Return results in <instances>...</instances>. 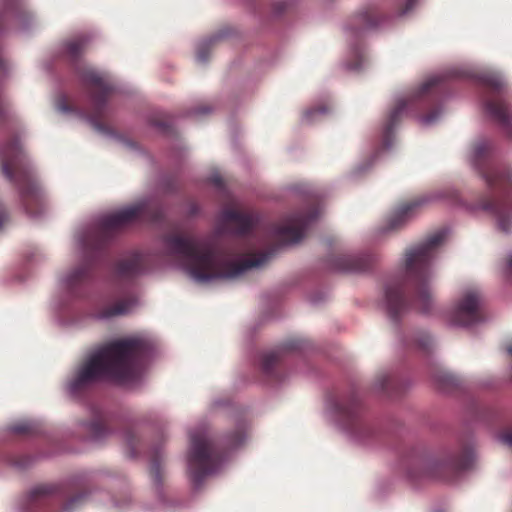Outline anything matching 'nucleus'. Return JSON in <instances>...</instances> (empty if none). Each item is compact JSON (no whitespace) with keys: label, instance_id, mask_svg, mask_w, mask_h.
I'll use <instances>...</instances> for the list:
<instances>
[{"label":"nucleus","instance_id":"nucleus-34","mask_svg":"<svg viewBox=\"0 0 512 512\" xmlns=\"http://www.w3.org/2000/svg\"><path fill=\"white\" fill-rule=\"evenodd\" d=\"M417 0H401L398 4V11L400 15H404L411 11L416 5Z\"/></svg>","mask_w":512,"mask_h":512},{"label":"nucleus","instance_id":"nucleus-42","mask_svg":"<svg viewBox=\"0 0 512 512\" xmlns=\"http://www.w3.org/2000/svg\"><path fill=\"white\" fill-rule=\"evenodd\" d=\"M6 62L0 54V72H4L6 70Z\"/></svg>","mask_w":512,"mask_h":512},{"label":"nucleus","instance_id":"nucleus-31","mask_svg":"<svg viewBox=\"0 0 512 512\" xmlns=\"http://www.w3.org/2000/svg\"><path fill=\"white\" fill-rule=\"evenodd\" d=\"M377 385L383 392L390 395L391 389L395 385V379L388 374H383L377 378Z\"/></svg>","mask_w":512,"mask_h":512},{"label":"nucleus","instance_id":"nucleus-2","mask_svg":"<svg viewBox=\"0 0 512 512\" xmlns=\"http://www.w3.org/2000/svg\"><path fill=\"white\" fill-rule=\"evenodd\" d=\"M445 237V231L441 230L406 250L404 275L389 281L385 287V307L392 322L397 323L412 309L423 314L432 312L435 301L430 286V265Z\"/></svg>","mask_w":512,"mask_h":512},{"label":"nucleus","instance_id":"nucleus-38","mask_svg":"<svg viewBox=\"0 0 512 512\" xmlns=\"http://www.w3.org/2000/svg\"><path fill=\"white\" fill-rule=\"evenodd\" d=\"M501 441L512 448V429L501 434Z\"/></svg>","mask_w":512,"mask_h":512},{"label":"nucleus","instance_id":"nucleus-8","mask_svg":"<svg viewBox=\"0 0 512 512\" xmlns=\"http://www.w3.org/2000/svg\"><path fill=\"white\" fill-rule=\"evenodd\" d=\"M0 166L5 177L18 186L26 212L32 216L40 214L43 210V193L25 163V156L16 137L0 145Z\"/></svg>","mask_w":512,"mask_h":512},{"label":"nucleus","instance_id":"nucleus-6","mask_svg":"<svg viewBox=\"0 0 512 512\" xmlns=\"http://www.w3.org/2000/svg\"><path fill=\"white\" fill-rule=\"evenodd\" d=\"M87 45L83 36L66 41L63 45V56L75 66L90 100V107L83 114L99 132L108 133L106 124L107 100L114 88L106 76L91 67L79 66V60Z\"/></svg>","mask_w":512,"mask_h":512},{"label":"nucleus","instance_id":"nucleus-25","mask_svg":"<svg viewBox=\"0 0 512 512\" xmlns=\"http://www.w3.org/2000/svg\"><path fill=\"white\" fill-rule=\"evenodd\" d=\"M162 463L163 454L157 447L153 448L150 453V475L155 484L162 482Z\"/></svg>","mask_w":512,"mask_h":512},{"label":"nucleus","instance_id":"nucleus-13","mask_svg":"<svg viewBox=\"0 0 512 512\" xmlns=\"http://www.w3.org/2000/svg\"><path fill=\"white\" fill-rule=\"evenodd\" d=\"M322 208V194L318 190L307 191L301 208L290 215V246L300 243L308 236L321 215Z\"/></svg>","mask_w":512,"mask_h":512},{"label":"nucleus","instance_id":"nucleus-36","mask_svg":"<svg viewBox=\"0 0 512 512\" xmlns=\"http://www.w3.org/2000/svg\"><path fill=\"white\" fill-rule=\"evenodd\" d=\"M243 440V434L241 431H236L231 439L228 441L227 446L229 448L236 447L241 444Z\"/></svg>","mask_w":512,"mask_h":512},{"label":"nucleus","instance_id":"nucleus-48","mask_svg":"<svg viewBox=\"0 0 512 512\" xmlns=\"http://www.w3.org/2000/svg\"><path fill=\"white\" fill-rule=\"evenodd\" d=\"M191 214H196V209L194 207L192 208Z\"/></svg>","mask_w":512,"mask_h":512},{"label":"nucleus","instance_id":"nucleus-46","mask_svg":"<svg viewBox=\"0 0 512 512\" xmlns=\"http://www.w3.org/2000/svg\"><path fill=\"white\" fill-rule=\"evenodd\" d=\"M61 109L64 111H68V110H70V107L68 105H65V106H62Z\"/></svg>","mask_w":512,"mask_h":512},{"label":"nucleus","instance_id":"nucleus-32","mask_svg":"<svg viewBox=\"0 0 512 512\" xmlns=\"http://www.w3.org/2000/svg\"><path fill=\"white\" fill-rule=\"evenodd\" d=\"M288 4L286 0L275 1L271 5V15L273 18H280L287 12Z\"/></svg>","mask_w":512,"mask_h":512},{"label":"nucleus","instance_id":"nucleus-11","mask_svg":"<svg viewBox=\"0 0 512 512\" xmlns=\"http://www.w3.org/2000/svg\"><path fill=\"white\" fill-rule=\"evenodd\" d=\"M483 87L481 101L485 111L512 139V108L504 98L506 83L497 73H485L480 77Z\"/></svg>","mask_w":512,"mask_h":512},{"label":"nucleus","instance_id":"nucleus-30","mask_svg":"<svg viewBox=\"0 0 512 512\" xmlns=\"http://www.w3.org/2000/svg\"><path fill=\"white\" fill-rule=\"evenodd\" d=\"M11 431L19 435H32L36 432V427L33 423L25 421L13 425Z\"/></svg>","mask_w":512,"mask_h":512},{"label":"nucleus","instance_id":"nucleus-37","mask_svg":"<svg viewBox=\"0 0 512 512\" xmlns=\"http://www.w3.org/2000/svg\"><path fill=\"white\" fill-rule=\"evenodd\" d=\"M9 216L3 205L0 204V229L8 222Z\"/></svg>","mask_w":512,"mask_h":512},{"label":"nucleus","instance_id":"nucleus-33","mask_svg":"<svg viewBox=\"0 0 512 512\" xmlns=\"http://www.w3.org/2000/svg\"><path fill=\"white\" fill-rule=\"evenodd\" d=\"M415 344L423 350L428 351L432 346V339L431 337L426 333H421L419 336L415 339Z\"/></svg>","mask_w":512,"mask_h":512},{"label":"nucleus","instance_id":"nucleus-40","mask_svg":"<svg viewBox=\"0 0 512 512\" xmlns=\"http://www.w3.org/2000/svg\"><path fill=\"white\" fill-rule=\"evenodd\" d=\"M153 124L164 131H166L170 128V125L166 120H156L155 119L153 121Z\"/></svg>","mask_w":512,"mask_h":512},{"label":"nucleus","instance_id":"nucleus-10","mask_svg":"<svg viewBox=\"0 0 512 512\" xmlns=\"http://www.w3.org/2000/svg\"><path fill=\"white\" fill-rule=\"evenodd\" d=\"M85 493L42 484L30 491L26 499V512H72L83 503Z\"/></svg>","mask_w":512,"mask_h":512},{"label":"nucleus","instance_id":"nucleus-18","mask_svg":"<svg viewBox=\"0 0 512 512\" xmlns=\"http://www.w3.org/2000/svg\"><path fill=\"white\" fill-rule=\"evenodd\" d=\"M287 356L288 346L286 344L263 352L259 359V367L262 374L270 381L280 380Z\"/></svg>","mask_w":512,"mask_h":512},{"label":"nucleus","instance_id":"nucleus-39","mask_svg":"<svg viewBox=\"0 0 512 512\" xmlns=\"http://www.w3.org/2000/svg\"><path fill=\"white\" fill-rule=\"evenodd\" d=\"M210 182L220 190L224 189V181L219 175L212 176Z\"/></svg>","mask_w":512,"mask_h":512},{"label":"nucleus","instance_id":"nucleus-41","mask_svg":"<svg viewBox=\"0 0 512 512\" xmlns=\"http://www.w3.org/2000/svg\"><path fill=\"white\" fill-rule=\"evenodd\" d=\"M27 462H28V459L27 458H23V459H20L19 461H17L15 464L17 466H19L20 468H25L28 465Z\"/></svg>","mask_w":512,"mask_h":512},{"label":"nucleus","instance_id":"nucleus-49","mask_svg":"<svg viewBox=\"0 0 512 512\" xmlns=\"http://www.w3.org/2000/svg\"><path fill=\"white\" fill-rule=\"evenodd\" d=\"M167 190H168V191H172V190H173V188H172V187H168V188H167Z\"/></svg>","mask_w":512,"mask_h":512},{"label":"nucleus","instance_id":"nucleus-3","mask_svg":"<svg viewBox=\"0 0 512 512\" xmlns=\"http://www.w3.org/2000/svg\"><path fill=\"white\" fill-rule=\"evenodd\" d=\"M149 343L130 337L110 341L90 353L67 382L68 392L76 397L102 380L125 383L135 380L149 352Z\"/></svg>","mask_w":512,"mask_h":512},{"label":"nucleus","instance_id":"nucleus-45","mask_svg":"<svg viewBox=\"0 0 512 512\" xmlns=\"http://www.w3.org/2000/svg\"><path fill=\"white\" fill-rule=\"evenodd\" d=\"M506 351L512 356V341L506 346Z\"/></svg>","mask_w":512,"mask_h":512},{"label":"nucleus","instance_id":"nucleus-28","mask_svg":"<svg viewBox=\"0 0 512 512\" xmlns=\"http://www.w3.org/2000/svg\"><path fill=\"white\" fill-rule=\"evenodd\" d=\"M124 439L129 456L135 457L138 454L137 445L139 443V439L137 435L133 430L128 429L124 432Z\"/></svg>","mask_w":512,"mask_h":512},{"label":"nucleus","instance_id":"nucleus-23","mask_svg":"<svg viewBox=\"0 0 512 512\" xmlns=\"http://www.w3.org/2000/svg\"><path fill=\"white\" fill-rule=\"evenodd\" d=\"M93 414V420L88 424V431L93 440L101 441L110 434V428L101 411L94 410Z\"/></svg>","mask_w":512,"mask_h":512},{"label":"nucleus","instance_id":"nucleus-21","mask_svg":"<svg viewBox=\"0 0 512 512\" xmlns=\"http://www.w3.org/2000/svg\"><path fill=\"white\" fill-rule=\"evenodd\" d=\"M134 303L135 299L131 295L104 302L97 308L96 317L100 319H108L124 315L131 309Z\"/></svg>","mask_w":512,"mask_h":512},{"label":"nucleus","instance_id":"nucleus-22","mask_svg":"<svg viewBox=\"0 0 512 512\" xmlns=\"http://www.w3.org/2000/svg\"><path fill=\"white\" fill-rule=\"evenodd\" d=\"M425 202L426 199L424 197H419L400 205L390 217L388 228L390 230L400 228Z\"/></svg>","mask_w":512,"mask_h":512},{"label":"nucleus","instance_id":"nucleus-7","mask_svg":"<svg viewBox=\"0 0 512 512\" xmlns=\"http://www.w3.org/2000/svg\"><path fill=\"white\" fill-rule=\"evenodd\" d=\"M448 90L445 78L440 75L427 79L418 90L408 99H399L389 112L383 127V146L389 148L392 145V134L394 128L401 121L402 117L409 112L420 109H429L427 113H420L421 121L424 124H432L441 113L440 100Z\"/></svg>","mask_w":512,"mask_h":512},{"label":"nucleus","instance_id":"nucleus-1","mask_svg":"<svg viewBox=\"0 0 512 512\" xmlns=\"http://www.w3.org/2000/svg\"><path fill=\"white\" fill-rule=\"evenodd\" d=\"M256 221L252 212L236 208L224 209L212 236L199 239L192 234L177 231L164 234V254L183 264L197 281L236 278L251 268L264 265L274 250L249 254L244 259L235 260L234 257L240 255V251L222 246L219 239L227 233L245 237L251 233Z\"/></svg>","mask_w":512,"mask_h":512},{"label":"nucleus","instance_id":"nucleus-16","mask_svg":"<svg viewBox=\"0 0 512 512\" xmlns=\"http://www.w3.org/2000/svg\"><path fill=\"white\" fill-rule=\"evenodd\" d=\"M328 267L340 272H365L373 267L376 258L372 254H345L338 253L331 255L328 260Z\"/></svg>","mask_w":512,"mask_h":512},{"label":"nucleus","instance_id":"nucleus-43","mask_svg":"<svg viewBox=\"0 0 512 512\" xmlns=\"http://www.w3.org/2000/svg\"><path fill=\"white\" fill-rule=\"evenodd\" d=\"M507 269L510 273H512V255L509 257L507 262Z\"/></svg>","mask_w":512,"mask_h":512},{"label":"nucleus","instance_id":"nucleus-15","mask_svg":"<svg viewBox=\"0 0 512 512\" xmlns=\"http://www.w3.org/2000/svg\"><path fill=\"white\" fill-rule=\"evenodd\" d=\"M482 297L478 290H467L452 312V321L455 324L469 326L482 320Z\"/></svg>","mask_w":512,"mask_h":512},{"label":"nucleus","instance_id":"nucleus-12","mask_svg":"<svg viewBox=\"0 0 512 512\" xmlns=\"http://www.w3.org/2000/svg\"><path fill=\"white\" fill-rule=\"evenodd\" d=\"M474 462V452L470 446H464L457 454L442 458L421 457L417 460L420 471H409L410 477H429L444 481L453 480L460 472L469 469Z\"/></svg>","mask_w":512,"mask_h":512},{"label":"nucleus","instance_id":"nucleus-19","mask_svg":"<svg viewBox=\"0 0 512 512\" xmlns=\"http://www.w3.org/2000/svg\"><path fill=\"white\" fill-rule=\"evenodd\" d=\"M148 270V258L146 255L133 252L121 258L114 267L117 278L130 280L145 273Z\"/></svg>","mask_w":512,"mask_h":512},{"label":"nucleus","instance_id":"nucleus-27","mask_svg":"<svg viewBox=\"0 0 512 512\" xmlns=\"http://www.w3.org/2000/svg\"><path fill=\"white\" fill-rule=\"evenodd\" d=\"M352 55L353 60L348 62V68L350 70L358 71L363 67V64L365 62V55L360 47H358L356 44L352 47Z\"/></svg>","mask_w":512,"mask_h":512},{"label":"nucleus","instance_id":"nucleus-47","mask_svg":"<svg viewBox=\"0 0 512 512\" xmlns=\"http://www.w3.org/2000/svg\"><path fill=\"white\" fill-rule=\"evenodd\" d=\"M282 231H283V234H285L288 231V228L284 226V227H282Z\"/></svg>","mask_w":512,"mask_h":512},{"label":"nucleus","instance_id":"nucleus-20","mask_svg":"<svg viewBox=\"0 0 512 512\" xmlns=\"http://www.w3.org/2000/svg\"><path fill=\"white\" fill-rule=\"evenodd\" d=\"M4 5L3 15L0 17V32L8 19L15 22L20 29H26L32 20V14L28 11L21 0H1Z\"/></svg>","mask_w":512,"mask_h":512},{"label":"nucleus","instance_id":"nucleus-14","mask_svg":"<svg viewBox=\"0 0 512 512\" xmlns=\"http://www.w3.org/2000/svg\"><path fill=\"white\" fill-rule=\"evenodd\" d=\"M336 409L346 429L355 439L365 442L374 435V428L362 416V406L358 396L353 394L348 399L339 401Z\"/></svg>","mask_w":512,"mask_h":512},{"label":"nucleus","instance_id":"nucleus-24","mask_svg":"<svg viewBox=\"0 0 512 512\" xmlns=\"http://www.w3.org/2000/svg\"><path fill=\"white\" fill-rule=\"evenodd\" d=\"M332 110V106L328 102H323L311 106L302 112V122L306 124H313L322 120Z\"/></svg>","mask_w":512,"mask_h":512},{"label":"nucleus","instance_id":"nucleus-5","mask_svg":"<svg viewBox=\"0 0 512 512\" xmlns=\"http://www.w3.org/2000/svg\"><path fill=\"white\" fill-rule=\"evenodd\" d=\"M492 144L480 140L473 145V165L485 180L490 192L483 197L480 206L495 215L501 231L509 232L512 227V169L494 164L491 157Z\"/></svg>","mask_w":512,"mask_h":512},{"label":"nucleus","instance_id":"nucleus-4","mask_svg":"<svg viewBox=\"0 0 512 512\" xmlns=\"http://www.w3.org/2000/svg\"><path fill=\"white\" fill-rule=\"evenodd\" d=\"M163 218L164 211L161 207H154L149 203L142 202L102 219L83 241L86 259L66 277L67 288L73 291L77 286L89 280L92 266L104 254L109 241L120 228L137 219H147L157 223L161 222Z\"/></svg>","mask_w":512,"mask_h":512},{"label":"nucleus","instance_id":"nucleus-29","mask_svg":"<svg viewBox=\"0 0 512 512\" xmlns=\"http://www.w3.org/2000/svg\"><path fill=\"white\" fill-rule=\"evenodd\" d=\"M219 39L218 36L212 37L209 40L199 44L197 49V60L199 62H206L209 56L210 48Z\"/></svg>","mask_w":512,"mask_h":512},{"label":"nucleus","instance_id":"nucleus-35","mask_svg":"<svg viewBox=\"0 0 512 512\" xmlns=\"http://www.w3.org/2000/svg\"><path fill=\"white\" fill-rule=\"evenodd\" d=\"M289 347H290V355H291L292 352H294V351H301V350H303L304 347H305V342L300 340V339H298V338L290 337Z\"/></svg>","mask_w":512,"mask_h":512},{"label":"nucleus","instance_id":"nucleus-9","mask_svg":"<svg viewBox=\"0 0 512 512\" xmlns=\"http://www.w3.org/2000/svg\"><path fill=\"white\" fill-rule=\"evenodd\" d=\"M223 460V453L205 430L190 434L188 469L195 485H200L208 475L214 473Z\"/></svg>","mask_w":512,"mask_h":512},{"label":"nucleus","instance_id":"nucleus-26","mask_svg":"<svg viewBox=\"0 0 512 512\" xmlns=\"http://www.w3.org/2000/svg\"><path fill=\"white\" fill-rule=\"evenodd\" d=\"M435 381L443 390H453L459 386V379L451 373L439 371L435 375Z\"/></svg>","mask_w":512,"mask_h":512},{"label":"nucleus","instance_id":"nucleus-17","mask_svg":"<svg viewBox=\"0 0 512 512\" xmlns=\"http://www.w3.org/2000/svg\"><path fill=\"white\" fill-rule=\"evenodd\" d=\"M382 20L383 16L376 6L366 7L352 16L347 25L351 41L362 38L367 31L376 28Z\"/></svg>","mask_w":512,"mask_h":512},{"label":"nucleus","instance_id":"nucleus-44","mask_svg":"<svg viewBox=\"0 0 512 512\" xmlns=\"http://www.w3.org/2000/svg\"><path fill=\"white\" fill-rule=\"evenodd\" d=\"M210 111L208 106H202L199 108L198 113H208Z\"/></svg>","mask_w":512,"mask_h":512}]
</instances>
